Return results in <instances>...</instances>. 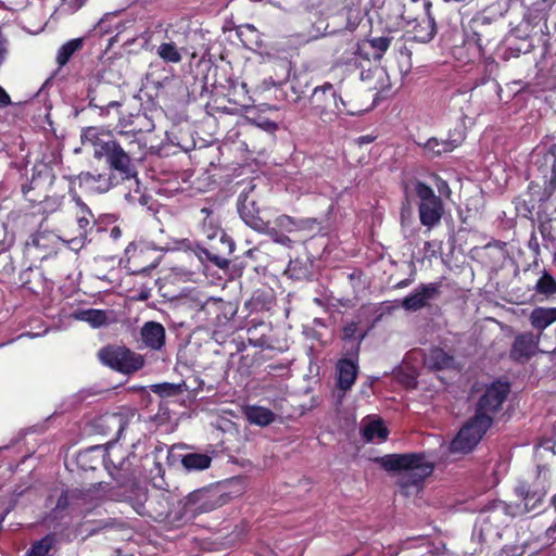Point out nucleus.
Returning <instances> with one entry per match:
<instances>
[{"label": "nucleus", "instance_id": "9", "mask_svg": "<svg viewBox=\"0 0 556 556\" xmlns=\"http://www.w3.org/2000/svg\"><path fill=\"white\" fill-rule=\"evenodd\" d=\"M218 241L202 250L205 257L215 264L217 267L224 269L230 264L228 256L235 250V242L224 231L214 230L212 233H207V239L213 241L217 236Z\"/></svg>", "mask_w": 556, "mask_h": 556}, {"label": "nucleus", "instance_id": "15", "mask_svg": "<svg viewBox=\"0 0 556 556\" xmlns=\"http://www.w3.org/2000/svg\"><path fill=\"white\" fill-rule=\"evenodd\" d=\"M390 43L391 38L389 37H375L359 43L357 46L356 53L367 60H369L370 58L375 60H380L383 53L389 49Z\"/></svg>", "mask_w": 556, "mask_h": 556}, {"label": "nucleus", "instance_id": "4", "mask_svg": "<svg viewBox=\"0 0 556 556\" xmlns=\"http://www.w3.org/2000/svg\"><path fill=\"white\" fill-rule=\"evenodd\" d=\"M491 424L492 417L488 414H475V416L467 421V424L459 430L456 438L452 441L451 451L469 453L482 439Z\"/></svg>", "mask_w": 556, "mask_h": 556}, {"label": "nucleus", "instance_id": "42", "mask_svg": "<svg viewBox=\"0 0 556 556\" xmlns=\"http://www.w3.org/2000/svg\"><path fill=\"white\" fill-rule=\"evenodd\" d=\"M435 186H437L438 191L440 192L441 195L450 197L451 190H450V187H448V185H447V182L445 180H443L440 177H437L435 178Z\"/></svg>", "mask_w": 556, "mask_h": 556}, {"label": "nucleus", "instance_id": "25", "mask_svg": "<svg viewBox=\"0 0 556 556\" xmlns=\"http://www.w3.org/2000/svg\"><path fill=\"white\" fill-rule=\"evenodd\" d=\"M247 419L256 426L265 427L275 420V414L262 406H249L244 410Z\"/></svg>", "mask_w": 556, "mask_h": 556}, {"label": "nucleus", "instance_id": "40", "mask_svg": "<svg viewBox=\"0 0 556 556\" xmlns=\"http://www.w3.org/2000/svg\"><path fill=\"white\" fill-rule=\"evenodd\" d=\"M319 223L316 218H301L296 219V231L307 230L313 231L318 228Z\"/></svg>", "mask_w": 556, "mask_h": 556}, {"label": "nucleus", "instance_id": "37", "mask_svg": "<svg viewBox=\"0 0 556 556\" xmlns=\"http://www.w3.org/2000/svg\"><path fill=\"white\" fill-rule=\"evenodd\" d=\"M275 228L287 232H293L296 231V219L288 216V215H280L278 216L275 222Z\"/></svg>", "mask_w": 556, "mask_h": 556}, {"label": "nucleus", "instance_id": "34", "mask_svg": "<svg viewBox=\"0 0 556 556\" xmlns=\"http://www.w3.org/2000/svg\"><path fill=\"white\" fill-rule=\"evenodd\" d=\"M117 137L118 138H115V139H112L111 141H119L123 143V147H125V142H132L135 141L136 143H138V153L141 154L143 148H144V144L142 143L141 139H140V131H124V130H121L117 132Z\"/></svg>", "mask_w": 556, "mask_h": 556}, {"label": "nucleus", "instance_id": "48", "mask_svg": "<svg viewBox=\"0 0 556 556\" xmlns=\"http://www.w3.org/2000/svg\"><path fill=\"white\" fill-rule=\"evenodd\" d=\"M67 503V494H62L58 501V507H63Z\"/></svg>", "mask_w": 556, "mask_h": 556}, {"label": "nucleus", "instance_id": "30", "mask_svg": "<svg viewBox=\"0 0 556 556\" xmlns=\"http://www.w3.org/2000/svg\"><path fill=\"white\" fill-rule=\"evenodd\" d=\"M151 390L161 396H174L181 394L186 390V384L163 382L152 386Z\"/></svg>", "mask_w": 556, "mask_h": 556}, {"label": "nucleus", "instance_id": "44", "mask_svg": "<svg viewBox=\"0 0 556 556\" xmlns=\"http://www.w3.org/2000/svg\"><path fill=\"white\" fill-rule=\"evenodd\" d=\"M220 304V300L218 299H214V298H210L206 300V302L202 305L201 309H206L208 307H212V306H218Z\"/></svg>", "mask_w": 556, "mask_h": 556}, {"label": "nucleus", "instance_id": "53", "mask_svg": "<svg viewBox=\"0 0 556 556\" xmlns=\"http://www.w3.org/2000/svg\"><path fill=\"white\" fill-rule=\"evenodd\" d=\"M100 88H101V89H100V91H103L104 89H106V88H109V87H108L106 85H103V86H101Z\"/></svg>", "mask_w": 556, "mask_h": 556}, {"label": "nucleus", "instance_id": "10", "mask_svg": "<svg viewBox=\"0 0 556 556\" xmlns=\"http://www.w3.org/2000/svg\"><path fill=\"white\" fill-rule=\"evenodd\" d=\"M440 293L441 283H422L402 300L401 306L407 312H417L429 306L432 301L440 296Z\"/></svg>", "mask_w": 556, "mask_h": 556}, {"label": "nucleus", "instance_id": "23", "mask_svg": "<svg viewBox=\"0 0 556 556\" xmlns=\"http://www.w3.org/2000/svg\"><path fill=\"white\" fill-rule=\"evenodd\" d=\"M425 365L430 369H446L453 366L454 358L440 348L431 349L424 358Z\"/></svg>", "mask_w": 556, "mask_h": 556}, {"label": "nucleus", "instance_id": "21", "mask_svg": "<svg viewBox=\"0 0 556 556\" xmlns=\"http://www.w3.org/2000/svg\"><path fill=\"white\" fill-rule=\"evenodd\" d=\"M531 326L542 336L544 329L556 321V307H536L529 315Z\"/></svg>", "mask_w": 556, "mask_h": 556}, {"label": "nucleus", "instance_id": "50", "mask_svg": "<svg viewBox=\"0 0 556 556\" xmlns=\"http://www.w3.org/2000/svg\"><path fill=\"white\" fill-rule=\"evenodd\" d=\"M136 511H137L139 515H144V514H147L146 506H144L143 504H139V505L136 507Z\"/></svg>", "mask_w": 556, "mask_h": 556}, {"label": "nucleus", "instance_id": "36", "mask_svg": "<svg viewBox=\"0 0 556 556\" xmlns=\"http://www.w3.org/2000/svg\"><path fill=\"white\" fill-rule=\"evenodd\" d=\"M261 232L268 235L273 239V241L278 244H281L287 248H290L292 245V240L288 236L280 233L278 229H276L275 227H270L269 223H267L266 225V230H262Z\"/></svg>", "mask_w": 556, "mask_h": 556}, {"label": "nucleus", "instance_id": "7", "mask_svg": "<svg viewBox=\"0 0 556 556\" xmlns=\"http://www.w3.org/2000/svg\"><path fill=\"white\" fill-rule=\"evenodd\" d=\"M311 104L315 113L324 122H328L342 111L340 104L344 106V101L333 91L332 85L326 84L314 89L311 96Z\"/></svg>", "mask_w": 556, "mask_h": 556}, {"label": "nucleus", "instance_id": "41", "mask_svg": "<svg viewBox=\"0 0 556 556\" xmlns=\"http://www.w3.org/2000/svg\"><path fill=\"white\" fill-rule=\"evenodd\" d=\"M90 104L94 105L99 109H111V108H118L121 103L118 101H110L108 103H104L102 100L98 99L97 97H92L90 99Z\"/></svg>", "mask_w": 556, "mask_h": 556}, {"label": "nucleus", "instance_id": "11", "mask_svg": "<svg viewBox=\"0 0 556 556\" xmlns=\"http://www.w3.org/2000/svg\"><path fill=\"white\" fill-rule=\"evenodd\" d=\"M540 339V334L531 331L517 334L510 349V357L518 362H525L539 352L545 353V350L539 348Z\"/></svg>", "mask_w": 556, "mask_h": 556}, {"label": "nucleus", "instance_id": "26", "mask_svg": "<svg viewBox=\"0 0 556 556\" xmlns=\"http://www.w3.org/2000/svg\"><path fill=\"white\" fill-rule=\"evenodd\" d=\"M459 141L457 140H438L437 138L428 139L424 144L425 152L430 156H440L443 153L453 151Z\"/></svg>", "mask_w": 556, "mask_h": 556}, {"label": "nucleus", "instance_id": "49", "mask_svg": "<svg viewBox=\"0 0 556 556\" xmlns=\"http://www.w3.org/2000/svg\"><path fill=\"white\" fill-rule=\"evenodd\" d=\"M142 250H140L138 253H136L135 255H132V262L135 264H139L140 263V258L142 257Z\"/></svg>", "mask_w": 556, "mask_h": 556}, {"label": "nucleus", "instance_id": "6", "mask_svg": "<svg viewBox=\"0 0 556 556\" xmlns=\"http://www.w3.org/2000/svg\"><path fill=\"white\" fill-rule=\"evenodd\" d=\"M415 192L419 199L420 223L428 228L434 227L440 223L444 213L440 197L435 195L432 188L420 181L416 184Z\"/></svg>", "mask_w": 556, "mask_h": 556}, {"label": "nucleus", "instance_id": "28", "mask_svg": "<svg viewBox=\"0 0 556 556\" xmlns=\"http://www.w3.org/2000/svg\"><path fill=\"white\" fill-rule=\"evenodd\" d=\"M84 39L75 38L64 43L58 51L56 62L60 66H64L75 52L83 48Z\"/></svg>", "mask_w": 556, "mask_h": 556}, {"label": "nucleus", "instance_id": "51", "mask_svg": "<svg viewBox=\"0 0 556 556\" xmlns=\"http://www.w3.org/2000/svg\"><path fill=\"white\" fill-rule=\"evenodd\" d=\"M407 285H408V281L407 280H403V281L397 283V287L403 288V287H406Z\"/></svg>", "mask_w": 556, "mask_h": 556}, {"label": "nucleus", "instance_id": "38", "mask_svg": "<svg viewBox=\"0 0 556 556\" xmlns=\"http://www.w3.org/2000/svg\"><path fill=\"white\" fill-rule=\"evenodd\" d=\"M102 421L108 427L116 428L118 434L124 430V427H125L124 417L118 414L105 415L102 417Z\"/></svg>", "mask_w": 556, "mask_h": 556}, {"label": "nucleus", "instance_id": "32", "mask_svg": "<svg viewBox=\"0 0 556 556\" xmlns=\"http://www.w3.org/2000/svg\"><path fill=\"white\" fill-rule=\"evenodd\" d=\"M292 279L302 280L307 278L309 271L307 265L300 260L290 261L285 271Z\"/></svg>", "mask_w": 556, "mask_h": 556}, {"label": "nucleus", "instance_id": "43", "mask_svg": "<svg viewBox=\"0 0 556 556\" xmlns=\"http://www.w3.org/2000/svg\"><path fill=\"white\" fill-rule=\"evenodd\" d=\"M11 104V98L8 92L0 86V109Z\"/></svg>", "mask_w": 556, "mask_h": 556}, {"label": "nucleus", "instance_id": "18", "mask_svg": "<svg viewBox=\"0 0 556 556\" xmlns=\"http://www.w3.org/2000/svg\"><path fill=\"white\" fill-rule=\"evenodd\" d=\"M80 186H84L91 192L104 193L112 187V176L109 174L81 173L78 176Z\"/></svg>", "mask_w": 556, "mask_h": 556}, {"label": "nucleus", "instance_id": "35", "mask_svg": "<svg viewBox=\"0 0 556 556\" xmlns=\"http://www.w3.org/2000/svg\"><path fill=\"white\" fill-rule=\"evenodd\" d=\"M52 546V539L49 536L43 538L33 545L31 549L26 556H49Z\"/></svg>", "mask_w": 556, "mask_h": 556}, {"label": "nucleus", "instance_id": "27", "mask_svg": "<svg viewBox=\"0 0 556 556\" xmlns=\"http://www.w3.org/2000/svg\"><path fill=\"white\" fill-rule=\"evenodd\" d=\"M74 317L77 320L88 323L93 328L106 325L109 321V316L105 311L94 308L78 311L74 314Z\"/></svg>", "mask_w": 556, "mask_h": 556}, {"label": "nucleus", "instance_id": "5", "mask_svg": "<svg viewBox=\"0 0 556 556\" xmlns=\"http://www.w3.org/2000/svg\"><path fill=\"white\" fill-rule=\"evenodd\" d=\"M100 361L124 374H130L139 370L143 364V357L123 346H106L98 353Z\"/></svg>", "mask_w": 556, "mask_h": 556}, {"label": "nucleus", "instance_id": "16", "mask_svg": "<svg viewBox=\"0 0 556 556\" xmlns=\"http://www.w3.org/2000/svg\"><path fill=\"white\" fill-rule=\"evenodd\" d=\"M336 369L338 376V388L344 393L354 384L358 372V366L354 361L343 358L338 362Z\"/></svg>", "mask_w": 556, "mask_h": 556}, {"label": "nucleus", "instance_id": "20", "mask_svg": "<svg viewBox=\"0 0 556 556\" xmlns=\"http://www.w3.org/2000/svg\"><path fill=\"white\" fill-rule=\"evenodd\" d=\"M437 33L434 18L427 12L421 18L416 20L413 28L414 39L418 42H429Z\"/></svg>", "mask_w": 556, "mask_h": 556}, {"label": "nucleus", "instance_id": "14", "mask_svg": "<svg viewBox=\"0 0 556 556\" xmlns=\"http://www.w3.org/2000/svg\"><path fill=\"white\" fill-rule=\"evenodd\" d=\"M361 432L366 442H382L389 434L382 419L376 416H367L362 420Z\"/></svg>", "mask_w": 556, "mask_h": 556}, {"label": "nucleus", "instance_id": "45", "mask_svg": "<svg viewBox=\"0 0 556 556\" xmlns=\"http://www.w3.org/2000/svg\"><path fill=\"white\" fill-rule=\"evenodd\" d=\"M154 267H156V262L153 261L152 263H150L148 265H143V266L137 268L136 271H138V273H146L148 270H151Z\"/></svg>", "mask_w": 556, "mask_h": 556}, {"label": "nucleus", "instance_id": "33", "mask_svg": "<svg viewBox=\"0 0 556 556\" xmlns=\"http://www.w3.org/2000/svg\"><path fill=\"white\" fill-rule=\"evenodd\" d=\"M543 161L545 165H551L549 193H552L556 189V144L543 155Z\"/></svg>", "mask_w": 556, "mask_h": 556}, {"label": "nucleus", "instance_id": "29", "mask_svg": "<svg viewBox=\"0 0 556 556\" xmlns=\"http://www.w3.org/2000/svg\"><path fill=\"white\" fill-rule=\"evenodd\" d=\"M157 55L165 62L179 63L182 59L174 42H163L157 48Z\"/></svg>", "mask_w": 556, "mask_h": 556}, {"label": "nucleus", "instance_id": "13", "mask_svg": "<svg viewBox=\"0 0 556 556\" xmlns=\"http://www.w3.org/2000/svg\"><path fill=\"white\" fill-rule=\"evenodd\" d=\"M222 505V498L208 490H199L188 496L187 509L192 514L208 513Z\"/></svg>", "mask_w": 556, "mask_h": 556}, {"label": "nucleus", "instance_id": "46", "mask_svg": "<svg viewBox=\"0 0 556 556\" xmlns=\"http://www.w3.org/2000/svg\"><path fill=\"white\" fill-rule=\"evenodd\" d=\"M374 140L371 136H362L357 139L358 144L370 143Z\"/></svg>", "mask_w": 556, "mask_h": 556}, {"label": "nucleus", "instance_id": "3", "mask_svg": "<svg viewBox=\"0 0 556 556\" xmlns=\"http://www.w3.org/2000/svg\"><path fill=\"white\" fill-rule=\"evenodd\" d=\"M83 141L89 142L94 148V157H106L110 167L125 175L126 178H135L137 172L132 165V157L138 155V143L119 141H104L99 137L97 128L90 127L83 134Z\"/></svg>", "mask_w": 556, "mask_h": 556}, {"label": "nucleus", "instance_id": "12", "mask_svg": "<svg viewBox=\"0 0 556 556\" xmlns=\"http://www.w3.org/2000/svg\"><path fill=\"white\" fill-rule=\"evenodd\" d=\"M509 393V384L503 382L492 383L480 397L476 414H494L503 404Z\"/></svg>", "mask_w": 556, "mask_h": 556}, {"label": "nucleus", "instance_id": "1", "mask_svg": "<svg viewBox=\"0 0 556 556\" xmlns=\"http://www.w3.org/2000/svg\"><path fill=\"white\" fill-rule=\"evenodd\" d=\"M549 471L539 466L536 472L527 479L518 481L515 486V494L520 500L519 504H507L502 501L493 502L484 507L478 517L481 526L500 528L513 517L539 509L549 488Z\"/></svg>", "mask_w": 556, "mask_h": 556}, {"label": "nucleus", "instance_id": "54", "mask_svg": "<svg viewBox=\"0 0 556 556\" xmlns=\"http://www.w3.org/2000/svg\"><path fill=\"white\" fill-rule=\"evenodd\" d=\"M4 517H0V530L2 529V521H3Z\"/></svg>", "mask_w": 556, "mask_h": 556}, {"label": "nucleus", "instance_id": "17", "mask_svg": "<svg viewBox=\"0 0 556 556\" xmlns=\"http://www.w3.org/2000/svg\"><path fill=\"white\" fill-rule=\"evenodd\" d=\"M141 339L146 346L161 350L165 343V329L156 321H148L141 328Z\"/></svg>", "mask_w": 556, "mask_h": 556}, {"label": "nucleus", "instance_id": "2", "mask_svg": "<svg viewBox=\"0 0 556 556\" xmlns=\"http://www.w3.org/2000/svg\"><path fill=\"white\" fill-rule=\"evenodd\" d=\"M375 460L386 470L397 472V484L406 495L417 491L425 478L433 471V465L424 454H390Z\"/></svg>", "mask_w": 556, "mask_h": 556}, {"label": "nucleus", "instance_id": "52", "mask_svg": "<svg viewBox=\"0 0 556 556\" xmlns=\"http://www.w3.org/2000/svg\"><path fill=\"white\" fill-rule=\"evenodd\" d=\"M552 503L553 505L556 507V494L554 495L553 500H552Z\"/></svg>", "mask_w": 556, "mask_h": 556}, {"label": "nucleus", "instance_id": "22", "mask_svg": "<svg viewBox=\"0 0 556 556\" xmlns=\"http://www.w3.org/2000/svg\"><path fill=\"white\" fill-rule=\"evenodd\" d=\"M117 452L118 451L116 450L109 451L106 453L105 463L111 476H113L121 484H124L130 479L131 473L125 459H122L116 464L115 458L117 456Z\"/></svg>", "mask_w": 556, "mask_h": 556}, {"label": "nucleus", "instance_id": "31", "mask_svg": "<svg viewBox=\"0 0 556 556\" xmlns=\"http://www.w3.org/2000/svg\"><path fill=\"white\" fill-rule=\"evenodd\" d=\"M535 291L539 294H544L546 296L553 295L556 293V281L555 279L546 271L539 278L535 283Z\"/></svg>", "mask_w": 556, "mask_h": 556}, {"label": "nucleus", "instance_id": "47", "mask_svg": "<svg viewBox=\"0 0 556 556\" xmlns=\"http://www.w3.org/2000/svg\"><path fill=\"white\" fill-rule=\"evenodd\" d=\"M262 127H264L266 130H275L277 128V125L273 122L266 121Z\"/></svg>", "mask_w": 556, "mask_h": 556}, {"label": "nucleus", "instance_id": "24", "mask_svg": "<svg viewBox=\"0 0 556 556\" xmlns=\"http://www.w3.org/2000/svg\"><path fill=\"white\" fill-rule=\"evenodd\" d=\"M212 457L206 453H187L181 457V465L187 471H201L211 466Z\"/></svg>", "mask_w": 556, "mask_h": 556}, {"label": "nucleus", "instance_id": "55", "mask_svg": "<svg viewBox=\"0 0 556 556\" xmlns=\"http://www.w3.org/2000/svg\"><path fill=\"white\" fill-rule=\"evenodd\" d=\"M553 263H554V265L556 266V253L554 254Z\"/></svg>", "mask_w": 556, "mask_h": 556}, {"label": "nucleus", "instance_id": "8", "mask_svg": "<svg viewBox=\"0 0 556 556\" xmlns=\"http://www.w3.org/2000/svg\"><path fill=\"white\" fill-rule=\"evenodd\" d=\"M73 201L76 205V235L67 240L72 249H80L87 240L88 235L92 231L96 225V218L90 208L83 202V200L75 193Z\"/></svg>", "mask_w": 556, "mask_h": 556}, {"label": "nucleus", "instance_id": "39", "mask_svg": "<svg viewBox=\"0 0 556 556\" xmlns=\"http://www.w3.org/2000/svg\"><path fill=\"white\" fill-rule=\"evenodd\" d=\"M366 336V332H359L358 326L356 323H350L343 328V339L352 340L357 337L361 342Z\"/></svg>", "mask_w": 556, "mask_h": 556}, {"label": "nucleus", "instance_id": "19", "mask_svg": "<svg viewBox=\"0 0 556 556\" xmlns=\"http://www.w3.org/2000/svg\"><path fill=\"white\" fill-rule=\"evenodd\" d=\"M239 214L242 220L252 229L261 232L262 230H266V225L268 222H265L260 215L258 212L254 210V201L244 198L239 207Z\"/></svg>", "mask_w": 556, "mask_h": 556}]
</instances>
